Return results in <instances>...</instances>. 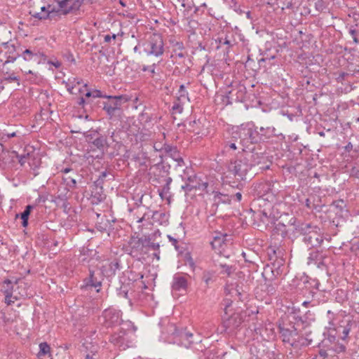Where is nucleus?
Wrapping results in <instances>:
<instances>
[{
    "instance_id": "58836bf2",
    "label": "nucleus",
    "mask_w": 359,
    "mask_h": 359,
    "mask_svg": "<svg viewBox=\"0 0 359 359\" xmlns=\"http://www.w3.org/2000/svg\"><path fill=\"white\" fill-rule=\"evenodd\" d=\"M41 12H36L32 14V16L39 20L46 19L49 16V11H46V7L43 6L41 8Z\"/></svg>"
},
{
    "instance_id": "7c9ffc66",
    "label": "nucleus",
    "mask_w": 359,
    "mask_h": 359,
    "mask_svg": "<svg viewBox=\"0 0 359 359\" xmlns=\"http://www.w3.org/2000/svg\"><path fill=\"white\" fill-rule=\"evenodd\" d=\"M260 132H262V136L263 137L262 141L264 142L269 138L276 136L277 134L276 133V128L274 127H267V128H259Z\"/></svg>"
},
{
    "instance_id": "c03bdc74",
    "label": "nucleus",
    "mask_w": 359,
    "mask_h": 359,
    "mask_svg": "<svg viewBox=\"0 0 359 359\" xmlns=\"http://www.w3.org/2000/svg\"><path fill=\"white\" fill-rule=\"evenodd\" d=\"M2 45L4 46L5 48L8 49L9 55L16 54L15 46L13 44H10L8 42H6L3 43Z\"/></svg>"
},
{
    "instance_id": "603ef678",
    "label": "nucleus",
    "mask_w": 359,
    "mask_h": 359,
    "mask_svg": "<svg viewBox=\"0 0 359 359\" xmlns=\"http://www.w3.org/2000/svg\"><path fill=\"white\" fill-rule=\"evenodd\" d=\"M119 266L120 264L118 261H114L109 264V269L113 271V273H115V271L119 269Z\"/></svg>"
},
{
    "instance_id": "7ed1b4c3",
    "label": "nucleus",
    "mask_w": 359,
    "mask_h": 359,
    "mask_svg": "<svg viewBox=\"0 0 359 359\" xmlns=\"http://www.w3.org/2000/svg\"><path fill=\"white\" fill-rule=\"evenodd\" d=\"M266 187V185L262 183L254 186L253 191H255V195L257 196V199L253 203H257L259 206L262 205L263 203L267 205V208L257 212H254L252 208L248 209V212H253L254 219L252 226L254 228L262 231L266 229L269 224H272L273 221V217H271V213L269 212L271 204L270 203H266L267 198H264Z\"/></svg>"
},
{
    "instance_id": "f257e3e1",
    "label": "nucleus",
    "mask_w": 359,
    "mask_h": 359,
    "mask_svg": "<svg viewBox=\"0 0 359 359\" xmlns=\"http://www.w3.org/2000/svg\"><path fill=\"white\" fill-rule=\"evenodd\" d=\"M278 332L284 344H287L294 349L309 346L312 339L309 338L311 332L302 333L295 324L284 320L278 322Z\"/></svg>"
},
{
    "instance_id": "3c124183",
    "label": "nucleus",
    "mask_w": 359,
    "mask_h": 359,
    "mask_svg": "<svg viewBox=\"0 0 359 359\" xmlns=\"http://www.w3.org/2000/svg\"><path fill=\"white\" fill-rule=\"evenodd\" d=\"M332 349L337 353H341L346 351V346L342 344H338L334 345V346L332 347Z\"/></svg>"
},
{
    "instance_id": "e433bc0d",
    "label": "nucleus",
    "mask_w": 359,
    "mask_h": 359,
    "mask_svg": "<svg viewBox=\"0 0 359 359\" xmlns=\"http://www.w3.org/2000/svg\"><path fill=\"white\" fill-rule=\"evenodd\" d=\"M236 100L241 102H244L247 100V94L245 91V87L244 86H240L236 93Z\"/></svg>"
},
{
    "instance_id": "f3484780",
    "label": "nucleus",
    "mask_w": 359,
    "mask_h": 359,
    "mask_svg": "<svg viewBox=\"0 0 359 359\" xmlns=\"http://www.w3.org/2000/svg\"><path fill=\"white\" fill-rule=\"evenodd\" d=\"M320 229L317 226L316 229L312 231L309 234L304 237L303 241L309 248H316L322 243L323 241V237L320 234Z\"/></svg>"
},
{
    "instance_id": "f704fd0d",
    "label": "nucleus",
    "mask_w": 359,
    "mask_h": 359,
    "mask_svg": "<svg viewBox=\"0 0 359 359\" xmlns=\"http://www.w3.org/2000/svg\"><path fill=\"white\" fill-rule=\"evenodd\" d=\"M62 181L68 189H73L76 187V180L71 176L64 175Z\"/></svg>"
},
{
    "instance_id": "2eb2a0df",
    "label": "nucleus",
    "mask_w": 359,
    "mask_h": 359,
    "mask_svg": "<svg viewBox=\"0 0 359 359\" xmlns=\"http://www.w3.org/2000/svg\"><path fill=\"white\" fill-rule=\"evenodd\" d=\"M210 243L213 249L221 253L224 251L226 248L232 244L231 236L221 232L216 233Z\"/></svg>"
},
{
    "instance_id": "dca6fc26",
    "label": "nucleus",
    "mask_w": 359,
    "mask_h": 359,
    "mask_svg": "<svg viewBox=\"0 0 359 359\" xmlns=\"http://www.w3.org/2000/svg\"><path fill=\"white\" fill-rule=\"evenodd\" d=\"M215 48L218 51V53L222 55V58L224 60H227L229 57L230 49L232 46V42L229 40L226 37H218L215 40Z\"/></svg>"
},
{
    "instance_id": "412c9836",
    "label": "nucleus",
    "mask_w": 359,
    "mask_h": 359,
    "mask_svg": "<svg viewBox=\"0 0 359 359\" xmlns=\"http://www.w3.org/2000/svg\"><path fill=\"white\" fill-rule=\"evenodd\" d=\"M262 132L253 122H248V141L252 144H258L262 141Z\"/></svg>"
},
{
    "instance_id": "39448f33",
    "label": "nucleus",
    "mask_w": 359,
    "mask_h": 359,
    "mask_svg": "<svg viewBox=\"0 0 359 359\" xmlns=\"http://www.w3.org/2000/svg\"><path fill=\"white\" fill-rule=\"evenodd\" d=\"M319 285V282L316 279L308 280V277L294 278L289 283L290 290H287V292L295 296H305L309 291V294L313 297L316 293L313 290H318Z\"/></svg>"
},
{
    "instance_id": "a211bd4d",
    "label": "nucleus",
    "mask_w": 359,
    "mask_h": 359,
    "mask_svg": "<svg viewBox=\"0 0 359 359\" xmlns=\"http://www.w3.org/2000/svg\"><path fill=\"white\" fill-rule=\"evenodd\" d=\"M84 0H62L58 1V6L65 15L79 9Z\"/></svg>"
},
{
    "instance_id": "6e6552de",
    "label": "nucleus",
    "mask_w": 359,
    "mask_h": 359,
    "mask_svg": "<svg viewBox=\"0 0 359 359\" xmlns=\"http://www.w3.org/2000/svg\"><path fill=\"white\" fill-rule=\"evenodd\" d=\"M144 51L147 55L161 57L164 53V42L161 34H151L144 45Z\"/></svg>"
},
{
    "instance_id": "9b49d317",
    "label": "nucleus",
    "mask_w": 359,
    "mask_h": 359,
    "mask_svg": "<svg viewBox=\"0 0 359 359\" xmlns=\"http://www.w3.org/2000/svg\"><path fill=\"white\" fill-rule=\"evenodd\" d=\"M290 224L293 226V232L292 233H289V230L287 229V236H292L291 238H294L297 236L295 235L296 233H298L300 235L304 236V237H306V236L309 234L312 231L316 229L317 226L312 223L298 221L295 217H292L290 219Z\"/></svg>"
},
{
    "instance_id": "c85d7f7f",
    "label": "nucleus",
    "mask_w": 359,
    "mask_h": 359,
    "mask_svg": "<svg viewBox=\"0 0 359 359\" xmlns=\"http://www.w3.org/2000/svg\"><path fill=\"white\" fill-rule=\"evenodd\" d=\"M208 187V183L207 182H203V183H188L187 182H185L184 185L182 186V189L184 190L187 193L190 192L193 190H197V189H205Z\"/></svg>"
},
{
    "instance_id": "4be33fe9",
    "label": "nucleus",
    "mask_w": 359,
    "mask_h": 359,
    "mask_svg": "<svg viewBox=\"0 0 359 359\" xmlns=\"http://www.w3.org/2000/svg\"><path fill=\"white\" fill-rule=\"evenodd\" d=\"M128 248L130 255L137 256L138 254H141L144 248L143 238L132 237L128 241Z\"/></svg>"
},
{
    "instance_id": "052dcab7",
    "label": "nucleus",
    "mask_w": 359,
    "mask_h": 359,
    "mask_svg": "<svg viewBox=\"0 0 359 359\" xmlns=\"http://www.w3.org/2000/svg\"><path fill=\"white\" fill-rule=\"evenodd\" d=\"M148 247L149 248H151V250H155V251H158L159 250V248H160V245H159V243H150L149 245H148Z\"/></svg>"
},
{
    "instance_id": "a18cd8bd",
    "label": "nucleus",
    "mask_w": 359,
    "mask_h": 359,
    "mask_svg": "<svg viewBox=\"0 0 359 359\" xmlns=\"http://www.w3.org/2000/svg\"><path fill=\"white\" fill-rule=\"evenodd\" d=\"M156 67V63H154L153 65H151L150 66L143 65L142 67V72L148 71V72H150L151 74H154L156 73V72H155Z\"/></svg>"
},
{
    "instance_id": "aec40b11",
    "label": "nucleus",
    "mask_w": 359,
    "mask_h": 359,
    "mask_svg": "<svg viewBox=\"0 0 359 359\" xmlns=\"http://www.w3.org/2000/svg\"><path fill=\"white\" fill-rule=\"evenodd\" d=\"M294 324L300 329H306L315 321V315L310 311H307L303 316H297L294 318Z\"/></svg>"
},
{
    "instance_id": "1a4fd4ad",
    "label": "nucleus",
    "mask_w": 359,
    "mask_h": 359,
    "mask_svg": "<svg viewBox=\"0 0 359 359\" xmlns=\"http://www.w3.org/2000/svg\"><path fill=\"white\" fill-rule=\"evenodd\" d=\"M172 333L169 337V342L184 346L187 348H189L194 343L192 340L193 334L186 330H178L173 325L170 326Z\"/></svg>"
},
{
    "instance_id": "a19ab883",
    "label": "nucleus",
    "mask_w": 359,
    "mask_h": 359,
    "mask_svg": "<svg viewBox=\"0 0 359 359\" xmlns=\"http://www.w3.org/2000/svg\"><path fill=\"white\" fill-rule=\"evenodd\" d=\"M35 55L36 56H34V61L36 62L38 64L45 63L46 62L47 56L43 52L35 49Z\"/></svg>"
},
{
    "instance_id": "bf43d9fd",
    "label": "nucleus",
    "mask_w": 359,
    "mask_h": 359,
    "mask_svg": "<svg viewBox=\"0 0 359 359\" xmlns=\"http://www.w3.org/2000/svg\"><path fill=\"white\" fill-rule=\"evenodd\" d=\"M108 172L107 171L102 172L99 176L98 180H97V182L100 184L103 183L104 179L108 175Z\"/></svg>"
},
{
    "instance_id": "774afa93",
    "label": "nucleus",
    "mask_w": 359,
    "mask_h": 359,
    "mask_svg": "<svg viewBox=\"0 0 359 359\" xmlns=\"http://www.w3.org/2000/svg\"><path fill=\"white\" fill-rule=\"evenodd\" d=\"M175 55L177 57H178L179 58H184L185 57V54L183 52V50H173Z\"/></svg>"
},
{
    "instance_id": "20e7f679",
    "label": "nucleus",
    "mask_w": 359,
    "mask_h": 359,
    "mask_svg": "<svg viewBox=\"0 0 359 359\" xmlns=\"http://www.w3.org/2000/svg\"><path fill=\"white\" fill-rule=\"evenodd\" d=\"M286 237L292 238V236H287L286 226L283 223L278 222L273 229L271 243L267 249V254L271 263L278 262V259H284V249L280 244Z\"/></svg>"
},
{
    "instance_id": "72a5a7b5",
    "label": "nucleus",
    "mask_w": 359,
    "mask_h": 359,
    "mask_svg": "<svg viewBox=\"0 0 359 359\" xmlns=\"http://www.w3.org/2000/svg\"><path fill=\"white\" fill-rule=\"evenodd\" d=\"M261 104L260 99L255 95V93H250L248 92V108L257 107Z\"/></svg>"
},
{
    "instance_id": "37998d69",
    "label": "nucleus",
    "mask_w": 359,
    "mask_h": 359,
    "mask_svg": "<svg viewBox=\"0 0 359 359\" xmlns=\"http://www.w3.org/2000/svg\"><path fill=\"white\" fill-rule=\"evenodd\" d=\"M3 81L8 82V83H11V82H13V81H16L18 85L20 86V79H19V78L18 76H15L13 74H11V75L5 76L3 78Z\"/></svg>"
},
{
    "instance_id": "cd10ccee",
    "label": "nucleus",
    "mask_w": 359,
    "mask_h": 359,
    "mask_svg": "<svg viewBox=\"0 0 359 359\" xmlns=\"http://www.w3.org/2000/svg\"><path fill=\"white\" fill-rule=\"evenodd\" d=\"M34 208L33 205H28L25 207V210L20 214H16L15 218L20 217L22 219V226L27 227L28 226L29 216L30 215L31 211Z\"/></svg>"
},
{
    "instance_id": "4d7b16f0",
    "label": "nucleus",
    "mask_w": 359,
    "mask_h": 359,
    "mask_svg": "<svg viewBox=\"0 0 359 359\" xmlns=\"http://www.w3.org/2000/svg\"><path fill=\"white\" fill-rule=\"evenodd\" d=\"M171 182V179L169 178L168 180V182L166 184V185L163 187V189H162V191H159V196L163 198V192H168L169 191V183Z\"/></svg>"
},
{
    "instance_id": "9d476101",
    "label": "nucleus",
    "mask_w": 359,
    "mask_h": 359,
    "mask_svg": "<svg viewBox=\"0 0 359 359\" xmlns=\"http://www.w3.org/2000/svg\"><path fill=\"white\" fill-rule=\"evenodd\" d=\"M99 320L100 323L107 328L117 326L123 322L122 313L114 308H108L104 310Z\"/></svg>"
},
{
    "instance_id": "864d4df0",
    "label": "nucleus",
    "mask_w": 359,
    "mask_h": 359,
    "mask_svg": "<svg viewBox=\"0 0 359 359\" xmlns=\"http://www.w3.org/2000/svg\"><path fill=\"white\" fill-rule=\"evenodd\" d=\"M149 139V135L142 133H140L136 135V140L146 141Z\"/></svg>"
},
{
    "instance_id": "e2e57ef3",
    "label": "nucleus",
    "mask_w": 359,
    "mask_h": 359,
    "mask_svg": "<svg viewBox=\"0 0 359 359\" xmlns=\"http://www.w3.org/2000/svg\"><path fill=\"white\" fill-rule=\"evenodd\" d=\"M116 35L113 34L112 35L107 34L104 37V42L109 43L111 39H116Z\"/></svg>"
},
{
    "instance_id": "bb28decb",
    "label": "nucleus",
    "mask_w": 359,
    "mask_h": 359,
    "mask_svg": "<svg viewBox=\"0 0 359 359\" xmlns=\"http://www.w3.org/2000/svg\"><path fill=\"white\" fill-rule=\"evenodd\" d=\"M91 144L100 151H104V149L111 147V143L102 135L94 138V140L91 141Z\"/></svg>"
},
{
    "instance_id": "f03ea898",
    "label": "nucleus",
    "mask_w": 359,
    "mask_h": 359,
    "mask_svg": "<svg viewBox=\"0 0 359 359\" xmlns=\"http://www.w3.org/2000/svg\"><path fill=\"white\" fill-rule=\"evenodd\" d=\"M327 314L329 323L323 332L325 339L330 343H335L339 339L346 340L352 326L350 318L342 315L335 316L330 310Z\"/></svg>"
},
{
    "instance_id": "79ce46f5",
    "label": "nucleus",
    "mask_w": 359,
    "mask_h": 359,
    "mask_svg": "<svg viewBox=\"0 0 359 359\" xmlns=\"http://www.w3.org/2000/svg\"><path fill=\"white\" fill-rule=\"evenodd\" d=\"M185 102H180L177 98V100L173 102V105L172 107V110L175 113H182L183 111V104Z\"/></svg>"
},
{
    "instance_id": "b1692460",
    "label": "nucleus",
    "mask_w": 359,
    "mask_h": 359,
    "mask_svg": "<svg viewBox=\"0 0 359 359\" xmlns=\"http://www.w3.org/2000/svg\"><path fill=\"white\" fill-rule=\"evenodd\" d=\"M41 164V159L39 155L30 154L28 153V165L30 170H32V174L34 177L38 175L37 170L40 168Z\"/></svg>"
},
{
    "instance_id": "ea45409f",
    "label": "nucleus",
    "mask_w": 359,
    "mask_h": 359,
    "mask_svg": "<svg viewBox=\"0 0 359 359\" xmlns=\"http://www.w3.org/2000/svg\"><path fill=\"white\" fill-rule=\"evenodd\" d=\"M50 346L46 342H42L39 344V351L37 356L39 358L42 355H45L50 352Z\"/></svg>"
},
{
    "instance_id": "4c0bfd02",
    "label": "nucleus",
    "mask_w": 359,
    "mask_h": 359,
    "mask_svg": "<svg viewBox=\"0 0 359 359\" xmlns=\"http://www.w3.org/2000/svg\"><path fill=\"white\" fill-rule=\"evenodd\" d=\"M20 56L23 58L25 61H32L34 60L35 55V49H26L25 50Z\"/></svg>"
},
{
    "instance_id": "423d86ee",
    "label": "nucleus",
    "mask_w": 359,
    "mask_h": 359,
    "mask_svg": "<svg viewBox=\"0 0 359 359\" xmlns=\"http://www.w3.org/2000/svg\"><path fill=\"white\" fill-rule=\"evenodd\" d=\"M124 325L127 327V330L121 328L118 332L111 334L109 339V341L121 350H126L131 346L132 341L128 335L129 327H133V331H135V327L131 322H126Z\"/></svg>"
},
{
    "instance_id": "f8f14e48",
    "label": "nucleus",
    "mask_w": 359,
    "mask_h": 359,
    "mask_svg": "<svg viewBox=\"0 0 359 359\" xmlns=\"http://www.w3.org/2000/svg\"><path fill=\"white\" fill-rule=\"evenodd\" d=\"M188 275L180 273H175L172 277L171 283L172 292L173 295L185 294L188 289Z\"/></svg>"
},
{
    "instance_id": "69168bd1",
    "label": "nucleus",
    "mask_w": 359,
    "mask_h": 359,
    "mask_svg": "<svg viewBox=\"0 0 359 359\" xmlns=\"http://www.w3.org/2000/svg\"><path fill=\"white\" fill-rule=\"evenodd\" d=\"M126 287H121V291L119 292L118 294L119 296L121 297H123L126 299H128V290H125Z\"/></svg>"
},
{
    "instance_id": "c9c22d12",
    "label": "nucleus",
    "mask_w": 359,
    "mask_h": 359,
    "mask_svg": "<svg viewBox=\"0 0 359 359\" xmlns=\"http://www.w3.org/2000/svg\"><path fill=\"white\" fill-rule=\"evenodd\" d=\"M178 100L180 102H189V98L188 96V93L185 89V87L184 85H181L180 86V89L178 90V96H177Z\"/></svg>"
},
{
    "instance_id": "13d9d810",
    "label": "nucleus",
    "mask_w": 359,
    "mask_h": 359,
    "mask_svg": "<svg viewBox=\"0 0 359 359\" xmlns=\"http://www.w3.org/2000/svg\"><path fill=\"white\" fill-rule=\"evenodd\" d=\"M69 83L72 84L76 87V85H79L81 83V80L78 78H72L69 79L68 81Z\"/></svg>"
},
{
    "instance_id": "49530a36",
    "label": "nucleus",
    "mask_w": 359,
    "mask_h": 359,
    "mask_svg": "<svg viewBox=\"0 0 359 359\" xmlns=\"http://www.w3.org/2000/svg\"><path fill=\"white\" fill-rule=\"evenodd\" d=\"M220 267L222 269V271H221V273H226L229 276L231 274L232 269H233L232 266L226 265V264H220Z\"/></svg>"
},
{
    "instance_id": "6e6d98bb",
    "label": "nucleus",
    "mask_w": 359,
    "mask_h": 359,
    "mask_svg": "<svg viewBox=\"0 0 359 359\" xmlns=\"http://www.w3.org/2000/svg\"><path fill=\"white\" fill-rule=\"evenodd\" d=\"M107 135L109 136L110 140H111V141L113 142L118 143V140L116 139L115 130L111 131L110 130H109L107 131Z\"/></svg>"
},
{
    "instance_id": "4468645a",
    "label": "nucleus",
    "mask_w": 359,
    "mask_h": 359,
    "mask_svg": "<svg viewBox=\"0 0 359 359\" xmlns=\"http://www.w3.org/2000/svg\"><path fill=\"white\" fill-rule=\"evenodd\" d=\"M275 292V287L271 284L267 285L265 283L255 289V297L259 301L264 302L265 304H269L271 301L270 296Z\"/></svg>"
},
{
    "instance_id": "473e14b6",
    "label": "nucleus",
    "mask_w": 359,
    "mask_h": 359,
    "mask_svg": "<svg viewBox=\"0 0 359 359\" xmlns=\"http://www.w3.org/2000/svg\"><path fill=\"white\" fill-rule=\"evenodd\" d=\"M13 287L6 288L4 290L5 294V303L8 305H11L13 304L18 298L16 297H13Z\"/></svg>"
},
{
    "instance_id": "0e129e2a",
    "label": "nucleus",
    "mask_w": 359,
    "mask_h": 359,
    "mask_svg": "<svg viewBox=\"0 0 359 359\" xmlns=\"http://www.w3.org/2000/svg\"><path fill=\"white\" fill-rule=\"evenodd\" d=\"M173 46H174V50H177V51L184 50V45L182 42H176Z\"/></svg>"
},
{
    "instance_id": "5701e85b",
    "label": "nucleus",
    "mask_w": 359,
    "mask_h": 359,
    "mask_svg": "<svg viewBox=\"0 0 359 359\" xmlns=\"http://www.w3.org/2000/svg\"><path fill=\"white\" fill-rule=\"evenodd\" d=\"M231 170L233 171L235 176L243 179L247 173V164L245 163H243L242 161L240 160L236 161L232 164Z\"/></svg>"
},
{
    "instance_id": "6ab92c4d",
    "label": "nucleus",
    "mask_w": 359,
    "mask_h": 359,
    "mask_svg": "<svg viewBox=\"0 0 359 359\" xmlns=\"http://www.w3.org/2000/svg\"><path fill=\"white\" fill-rule=\"evenodd\" d=\"M325 255L320 251L316 250L309 253L307 264L309 265L313 264L319 269H323L325 266Z\"/></svg>"
},
{
    "instance_id": "680f3d73",
    "label": "nucleus",
    "mask_w": 359,
    "mask_h": 359,
    "mask_svg": "<svg viewBox=\"0 0 359 359\" xmlns=\"http://www.w3.org/2000/svg\"><path fill=\"white\" fill-rule=\"evenodd\" d=\"M187 182L188 183H201L199 180H198L196 175L189 176L187 178Z\"/></svg>"
},
{
    "instance_id": "338daca9",
    "label": "nucleus",
    "mask_w": 359,
    "mask_h": 359,
    "mask_svg": "<svg viewBox=\"0 0 359 359\" xmlns=\"http://www.w3.org/2000/svg\"><path fill=\"white\" fill-rule=\"evenodd\" d=\"M168 238L172 243V244L175 246V249L177 250L178 249V247L177 245V240L176 238H173L172 236H171L170 235L168 236Z\"/></svg>"
},
{
    "instance_id": "5fc2aeb1",
    "label": "nucleus",
    "mask_w": 359,
    "mask_h": 359,
    "mask_svg": "<svg viewBox=\"0 0 359 359\" xmlns=\"http://www.w3.org/2000/svg\"><path fill=\"white\" fill-rule=\"evenodd\" d=\"M18 161L21 165H24L26 163H28V154L19 156Z\"/></svg>"
},
{
    "instance_id": "de8ad7c7",
    "label": "nucleus",
    "mask_w": 359,
    "mask_h": 359,
    "mask_svg": "<svg viewBox=\"0 0 359 359\" xmlns=\"http://www.w3.org/2000/svg\"><path fill=\"white\" fill-rule=\"evenodd\" d=\"M84 359H98L97 351L91 350L85 355Z\"/></svg>"
},
{
    "instance_id": "393cba45",
    "label": "nucleus",
    "mask_w": 359,
    "mask_h": 359,
    "mask_svg": "<svg viewBox=\"0 0 359 359\" xmlns=\"http://www.w3.org/2000/svg\"><path fill=\"white\" fill-rule=\"evenodd\" d=\"M166 154H169L171 157H172L177 162L178 166H182L184 164L183 159L180 156L179 152L177 149L176 147H173L170 144H164L163 149Z\"/></svg>"
},
{
    "instance_id": "a878e982",
    "label": "nucleus",
    "mask_w": 359,
    "mask_h": 359,
    "mask_svg": "<svg viewBox=\"0 0 359 359\" xmlns=\"http://www.w3.org/2000/svg\"><path fill=\"white\" fill-rule=\"evenodd\" d=\"M284 263V259H278V262L271 263L272 265L269 270L274 278H278L283 274L285 269Z\"/></svg>"
},
{
    "instance_id": "09e8293b",
    "label": "nucleus",
    "mask_w": 359,
    "mask_h": 359,
    "mask_svg": "<svg viewBox=\"0 0 359 359\" xmlns=\"http://www.w3.org/2000/svg\"><path fill=\"white\" fill-rule=\"evenodd\" d=\"M19 57H20V55L18 53L13 54V55H8L6 56V60L4 62V65H6L9 62H13Z\"/></svg>"
},
{
    "instance_id": "0eeeda50",
    "label": "nucleus",
    "mask_w": 359,
    "mask_h": 359,
    "mask_svg": "<svg viewBox=\"0 0 359 359\" xmlns=\"http://www.w3.org/2000/svg\"><path fill=\"white\" fill-rule=\"evenodd\" d=\"M236 278H231L227 280L224 291L226 294L232 297L236 296L238 299L242 300L243 293L245 292V275L243 272L237 273Z\"/></svg>"
},
{
    "instance_id": "8fccbe9b",
    "label": "nucleus",
    "mask_w": 359,
    "mask_h": 359,
    "mask_svg": "<svg viewBox=\"0 0 359 359\" xmlns=\"http://www.w3.org/2000/svg\"><path fill=\"white\" fill-rule=\"evenodd\" d=\"M100 134L97 130H93L86 136V139L88 143L91 144V141L99 136Z\"/></svg>"
},
{
    "instance_id": "ddd939ff",
    "label": "nucleus",
    "mask_w": 359,
    "mask_h": 359,
    "mask_svg": "<svg viewBox=\"0 0 359 359\" xmlns=\"http://www.w3.org/2000/svg\"><path fill=\"white\" fill-rule=\"evenodd\" d=\"M102 280L103 277L101 272L90 270L88 276L83 280V285L81 288L83 290H92L94 288L97 292H99Z\"/></svg>"
},
{
    "instance_id": "2f4dec72",
    "label": "nucleus",
    "mask_w": 359,
    "mask_h": 359,
    "mask_svg": "<svg viewBox=\"0 0 359 359\" xmlns=\"http://www.w3.org/2000/svg\"><path fill=\"white\" fill-rule=\"evenodd\" d=\"M103 109L110 117H112L116 111L120 109V104L117 101L113 105L105 104Z\"/></svg>"
},
{
    "instance_id": "c756f323",
    "label": "nucleus",
    "mask_w": 359,
    "mask_h": 359,
    "mask_svg": "<svg viewBox=\"0 0 359 359\" xmlns=\"http://www.w3.org/2000/svg\"><path fill=\"white\" fill-rule=\"evenodd\" d=\"M256 149H257L255 146L253 147H250V145L248 144V151L252 153L251 158H253L251 165H255L256 164L260 163L265 158L263 151L258 152L256 151Z\"/></svg>"
}]
</instances>
